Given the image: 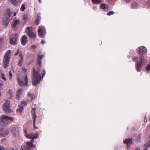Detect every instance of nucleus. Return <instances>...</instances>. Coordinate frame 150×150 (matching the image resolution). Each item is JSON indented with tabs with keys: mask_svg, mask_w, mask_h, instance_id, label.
<instances>
[{
	"mask_svg": "<svg viewBox=\"0 0 150 150\" xmlns=\"http://www.w3.org/2000/svg\"><path fill=\"white\" fill-rule=\"evenodd\" d=\"M138 4L136 2H134L132 4L131 7L132 8H136L138 6Z\"/></svg>",
	"mask_w": 150,
	"mask_h": 150,
	"instance_id": "nucleus-30",
	"label": "nucleus"
},
{
	"mask_svg": "<svg viewBox=\"0 0 150 150\" xmlns=\"http://www.w3.org/2000/svg\"><path fill=\"white\" fill-rule=\"evenodd\" d=\"M147 64V62L144 59H140L139 62H137L136 64V70L137 71L140 72L142 69V66L144 64L146 65Z\"/></svg>",
	"mask_w": 150,
	"mask_h": 150,
	"instance_id": "nucleus-5",
	"label": "nucleus"
},
{
	"mask_svg": "<svg viewBox=\"0 0 150 150\" xmlns=\"http://www.w3.org/2000/svg\"><path fill=\"white\" fill-rule=\"evenodd\" d=\"M19 56V57H20V58L23 59L22 55V53L21 51L20 52Z\"/></svg>",
	"mask_w": 150,
	"mask_h": 150,
	"instance_id": "nucleus-43",
	"label": "nucleus"
},
{
	"mask_svg": "<svg viewBox=\"0 0 150 150\" xmlns=\"http://www.w3.org/2000/svg\"><path fill=\"white\" fill-rule=\"evenodd\" d=\"M7 150H15L13 148H10L8 149Z\"/></svg>",
	"mask_w": 150,
	"mask_h": 150,
	"instance_id": "nucleus-53",
	"label": "nucleus"
},
{
	"mask_svg": "<svg viewBox=\"0 0 150 150\" xmlns=\"http://www.w3.org/2000/svg\"><path fill=\"white\" fill-rule=\"evenodd\" d=\"M27 35L31 38L35 39L36 37V35L35 33L33 32V27H28L27 28Z\"/></svg>",
	"mask_w": 150,
	"mask_h": 150,
	"instance_id": "nucleus-9",
	"label": "nucleus"
},
{
	"mask_svg": "<svg viewBox=\"0 0 150 150\" xmlns=\"http://www.w3.org/2000/svg\"><path fill=\"white\" fill-rule=\"evenodd\" d=\"M23 106L21 105H18V108L16 110L17 112L21 113L23 111Z\"/></svg>",
	"mask_w": 150,
	"mask_h": 150,
	"instance_id": "nucleus-24",
	"label": "nucleus"
},
{
	"mask_svg": "<svg viewBox=\"0 0 150 150\" xmlns=\"http://www.w3.org/2000/svg\"><path fill=\"white\" fill-rule=\"evenodd\" d=\"M3 83H4L3 81L1 80H0V97H1V87L3 85Z\"/></svg>",
	"mask_w": 150,
	"mask_h": 150,
	"instance_id": "nucleus-34",
	"label": "nucleus"
},
{
	"mask_svg": "<svg viewBox=\"0 0 150 150\" xmlns=\"http://www.w3.org/2000/svg\"><path fill=\"white\" fill-rule=\"evenodd\" d=\"M138 58L137 57H134L132 58V60L135 62H137Z\"/></svg>",
	"mask_w": 150,
	"mask_h": 150,
	"instance_id": "nucleus-35",
	"label": "nucleus"
},
{
	"mask_svg": "<svg viewBox=\"0 0 150 150\" xmlns=\"http://www.w3.org/2000/svg\"><path fill=\"white\" fill-rule=\"evenodd\" d=\"M21 69L24 72H26L27 71V69L26 68H25L24 67H22Z\"/></svg>",
	"mask_w": 150,
	"mask_h": 150,
	"instance_id": "nucleus-42",
	"label": "nucleus"
},
{
	"mask_svg": "<svg viewBox=\"0 0 150 150\" xmlns=\"http://www.w3.org/2000/svg\"><path fill=\"white\" fill-rule=\"evenodd\" d=\"M8 18L7 17H6L5 20L3 22V25L4 26H7L8 24Z\"/></svg>",
	"mask_w": 150,
	"mask_h": 150,
	"instance_id": "nucleus-26",
	"label": "nucleus"
},
{
	"mask_svg": "<svg viewBox=\"0 0 150 150\" xmlns=\"http://www.w3.org/2000/svg\"><path fill=\"white\" fill-rule=\"evenodd\" d=\"M25 5L24 4H23L21 6V10L22 11H23L25 10Z\"/></svg>",
	"mask_w": 150,
	"mask_h": 150,
	"instance_id": "nucleus-36",
	"label": "nucleus"
},
{
	"mask_svg": "<svg viewBox=\"0 0 150 150\" xmlns=\"http://www.w3.org/2000/svg\"><path fill=\"white\" fill-rule=\"evenodd\" d=\"M93 9L94 10L96 11L97 9V7L96 6H94L93 7Z\"/></svg>",
	"mask_w": 150,
	"mask_h": 150,
	"instance_id": "nucleus-49",
	"label": "nucleus"
},
{
	"mask_svg": "<svg viewBox=\"0 0 150 150\" xmlns=\"http://www.w3.org/2000/svg\"><path fill=\"white\" fill-rule=\"evenodd\" d=\"M150 144L149 143H146L145 144L144 146L145 147H148L150 146Z\"/></svg>",
	"mask_w": 150,
	"mask_h": 150,
	"instance_id": "nucleus-46",
	"label": "nucleus"
},
{
	"mask_svg": "<svg viewBox=\"0 0 150 150\" xmlns=\"http://www.w3.org/2000/svg\"><path fill=\"white\" fill-rule=\"evenodd\" d=\"M22 0H9V1L14 6H17L22 2Z\"/></svg>",
	"mask_w": 150,
	"mask_h": 150,
	"instance_id": "nucleus-14",
	"label": "nucleus"
},
{
	"mask_svg": "<svg viewBox=\"0 0 150 150\" xmlns=\"http://www.w3.org/2000/svg\"><path fill=\"white\" fill-rule=\"evenodd\" d=\"M23 89L21 88H19L16 91V98L18 100H19L20 97L21 95Z\"/></svg>",
	"mask_w": 150,
	"mask_h": 150,
	"instance_id": "nucleus-18",
	"label": "nucleus"
},
{
	"mask_svg": "<svg viewBox=\"0 0 150 150\" xmlns=\"http://www.w3.org/2000/svg\"><path fill=\"white\" fill-rule=\"evenodd\" d=\"M135 150H140V149L139 148H137Z\"/></svg>",
	"mask_w": 150,
	"mask_h": 150,
	"instance_id": "nucleus-55",
	"label": "nucleus"
},
{
	"mask_svg": "<svg viewBox=\"0 0 150 150\" xmlns=\"http://www.w3.org/2000/svg\"><path fill=\"white\" fill-rule=\"evenodd\" d=\"M93 3L96 4H99L101 2V0H91Z\"/></svg>",
	"mask_w": 150,
	"mask_h": 150,
	"instance_id": "nucleus-31",
	"label": "nucleus"
},
{
	"mask_svg": "<svg viewBox=\"0 0 150 150\" xmlns=\"http://www.w3.org/2000/svg\"><path fill=\"white\" fill-rule=\"evenodd\" d=\"M41 20V17L40 14H38L37 15V18L35 22V24L36 25H38L40 21Z\"/></svg>",
	"mask_w": 150,
	"mask_h": 150,
	"instance_id": "nucleus-21",
	"label": "nucleus"
},
{
	"mask_svg": "<svg viewBox=\"0 0 150 150\" xmlns=\"http://www.w3.org/2000/svg\"><path fill=\"white\" fill-rule=\"evenodd\" d=\"M16 13H14V16H16Z\"/></svg>",
	"mask_w": 150,
	"mask_h": 150,
	"instance_id": "nucleus-57",
	"label": "nucleus"
},
{
	"mask_svg": "<svg viewBox=\"0 0 150 150\" xmlns=\"http://www.w3.org/2000/svg\"><path fill=\"white\" fill-rule=\"evenodd\" d=\"M35 110H36V108H33L32 109V110L31 111V112L32 113V116L33 118V126L34 128L35 129H37L38 128V127H37V126H35V119L37 117V115L36 114H35Z\"/></svg>",
	"mask_w": 150,
	"mask_h": 150,
	"instance_id": "nucleus-11",
	"label": "nucleus"
},
{
	"mask_svg": "<svg viewBox=\"0 0 150 150\" xmlns=\"http://www.w3.org/2000/svg\"><path fill=\"white\" fill-rule=\"evenodd\" d=\"M43 32L44 30L41 27H39L38 28V35L40 38H44V36L43 35Z\"/></svg>",
	"mask_w": 150,
	"mask_h": 150,
	"instance_id": "nucleus-16",
	"label": "nucleus"
},
{
	"mask_svg": "<svg viewBox=\"0 0 150 150\" xmlns=\"http://www.w3.org/2000/svg\"><path fill=\"white\" fill-rule=\"evenodd\" d=\"M114 14V12L112 11H111L107 13V15L110 16L111 15H113Z\"/></svg>",
	"mask_w": 150,
	"mask_h": 150,
	"instance_id": "nucleus-37",
	"label": "nucleus"
},
{
	"mask_svg": "<svg viewBox=\"0 0 150 150\" xmlns=\"http://www.w3.org/2000/svg\"><path fill=\"white\" fill-rule=\"evenodd\" d=\"M20 128L19 127H13L11 129V132L14 137L16 138L19 136Z\"/></svg>",
	"mask_w": 150,
	"mask_h": 150,
	"instance_id": "nucleus-7",
	"label": "nucleus"
},
{
	"mask_svg": "<svg viewBox=\"0 0 150 150\" xmlns=\"http://www.w3.org/2000/svg\"><path fill=\"white\" fill-rule=\"evenodd\" d=\"M8 93L10 95V98H12L13 96V92L11 89H9L8 91Z\"/></svg>",
	"mask_w": 150,
	"mask_h": 150,
	"instance_id": "nucleus-33",
	"label": "nucleus"
},
{
	"mask_svg": "<svg viewBox=\"0 0 150 150\" xmlns=\"http://www.w3.org/2000/svg\"><path fill=\"white\" fill-rule=\"evenodd\" d=\"M20 49L18 48V50H17V52L15 53L14 55L15 56H17L18 54L19 53H20Z\"/></svg>",
	"mask_w": 150,
	"mask_h": 150,
	"instance_id": "nucleus-41",
	"label": "nucleus"
},
{
	"mask_svg": "<svg viewBox=\"0 0 150 150\" xmlns=\"http://www.w3.org/2000/svg\"><path fill=\"white\" fill-rule=\"evenodd\" d=\"M9 133V131L8 130L6 129L4 131L0 130V135L4 137L7 136Z\"/></svg>",
	"mask_w": 150,
	"mask_h": 150,
	"instance_id": "nucleus-15",
	"label": "nucleus"
},
{
	"mask_svg": "<svg viewBox=\"0 0 150 150\" xmlns=\"http://www.w3.org/2000/svg\"><path fill=\"white\" fill-rule=\"evenodd\" d=\"M131 0H125V1L126 3H129Z\"/></svg>",
	"mask_w": 150,
	"mask_h": 150,
	"instance_id": "nucleus-51",
	"label": "nucleus"
},
{
	"mask_svg": "<svg viewBox=\"0 0 150 150\" xmlns=\"http://www.w3.org/2000/svg\"><path fill=\"white\" fill-rule=\"evenodd\" d=\"M23 131L25 133L24 135L25 136L28 134L27 133V130L25 129H24Z\"/></svg>",
	"mask_w": 150,
	"mask_h": 150,
	"instance_id": "nucleus-47",
	"label": "nucleus"
},
{
	"mask_svg": "<svg viewBox=\"0 0 150 150\" xmlns=\"http://www.w3.org/2000/svg\"><path fill=\"white\" fill-rule=\"evenodd\" d=\"M100 8L104 11H107L109 10L108 6L107 4H102L100 5Z\"/></svg>",
	"mask_w": 150,
	"mask_h": 150,
	"instance_id": "nucleus-19",
	"label": "nucleus"
},
{
	"mask_svg": "<svg viewBox=\"0 0 150 150\" xmlns=\"http://www.w3.org/2000/svg\"><path fill=\"white\" fill-rule=\"evenodd\" d=\"M9 75L10 76L9 79L11 80L12 77V74L11 71H10L9 72Z\"/></svg>",
	"mask_w": 150,
	"mask_h": 150,
	"instance_id": "nucleus-44",
	"label": "nucleus"
},
{
	"mask_svg": "<svg viewBox=\"0 0 150 150\" xmlns=\"http://www.w3.org/2000/svg\"><path fill=\"white\" fill-rule=\"evenodd\" d=\"M26 144L30 148L35 147V146L31 142H26Z\"/></svg>",
	"mask_w": 150,
	"mask_h": 150,
	"instance_id": "nucleus-27",
	"label": "nucleus"
},
{
	"mask_svg": "<svg viewBox=\"0 0 150 150\" xmlns=\"http://www.w3.org/2000/svg\"><path fill=\"white\" fill-rule=\"evenodd\" d=\"M134 140L133 139L128 138L124 140L123 142L125 144L127 145L128 149L129 148L130 146L132 144L133 140Z\"/></svg>",
	"mask_w": 150,
	"mask_h": 150,
	"instance_id": "nucleus-12",
	"label": "nucleus"
},
{
	"mask_svg": "<svg viewBox=\"0 0 150 150\" xmlns=\"http://www.w3.org/2000/svg\"><path fill=\"white\" fill-rule=\"evenodd\" d=\"M17 80L18 81V84L21 86L23 87L24 86H28V78L27 75H26L25 76L24 78V83L23 81H21L19 78H17Z\"/></svg>",
	"mask_w": 150,
	"mask_h": 150,
	"instance_id": "nucleus-8",
	"label": "nucleus"
},
{
	"mask_svg": "<svg viewBox=\"0 0 150 150\" xmlns=\"http://www.w3.org/2000/svg\"><path fill=\"white\" fill-rule=\"evenodd\" d=\"M44 55H39L38 56L37 58V62L38 64L40 66H41V60L42 58L44 57Z\"/></svg>",
	"mask_w": 150,
	"mask_h": 150,
	"instance_id": "nucleus-20",
	"label": "nucleus"
},
{
	"mask_svg": "<svg viewBox=\"0 0 150 150\" xmlns=\"http://www.w3.org/2000/svg\"><path fill=\"white\" fill-rule=\"evenodd\" d=\"M20 23V20L18 19L16 20L13 22L12 24V26L13 28H14L16 27V26L18 24H19Z\"/></svg>",
	"mask_w": 150,
	"mask_h": 150,
	"instance_id": "nucleus-22",
	"label": "nucleus"
},
{
	"mask_svg": "<svg viewBox=\"0 0 150 150\" xmlns=\"http://www.w3.org/2000/svg\"><path fill=\"white\" fill-rule=\"evenodd\" d=\"M20 150H31V149L29 148L26 147L25 145H22L21 146Z\"/></svg>",
	"mask_w": 150,
	"mask_h": 150,
	"instance_id": "nucleus-29",
	"label": "nucleus"
},
{
	"mask_svg": "<svg viewBox=\"0 0 150 150\" xmlns=\"http://www.w3.org/2000/svg\"><path fill=\"white\" fill-rule=\"evenodd\" d=\"M11 53V50H9L7 51L5 54L3 62L4 67L5 69H6L9 65Z\"/></svg>",
	"mask_w": 150,
	"mask_h": 150,
	"instance_id": "nucleus-2",
	"label": "nucleus"
},
{
	"mask_svg": "<svg viewBox=\"0 0 150 150\" xmlns=\"http://www.w3.org/2000/svg\"><path fill=\"white\" fill-rule=\"evenodd\" d=\"M23 61V59L20 58L18 63V65L20 67L22 65V63Z\"/></svg>",
	"mask_w": 150,
	"mask_h": 150,
	"instance_id": "nucleus-32",
	"label": "nucleus"
},
{
	"mask_svg": "<svg viewBox=\"0 0 150 150\" xmlns=\"http://www.w3.org/2000/svg\"><path fill=\"white\" fill-rule=\"evenodd\" d=\"M10 103L9 101L7 100L3 105V109L4 112L6 113H10L11 112L10 108Z\"/></svg>",
	"mask_w": 150,
	"mask_h": 150,
	"instance_id": "nucleus-10",
	"label": "nucleus"
},
{
	"mask_svg": "<svg viewBox=\"0 0 150 150\" xmlns=\"http://www.w3.org/2000/svg\"><path fill=\"white\" fill-rule=\"evenodd\" d=\"M147 120L146 118V117H145L144 118V122H147Z\"/></svg>",
	"mask_w": 150,
	"mask_h": 150,
	"instance_id": "nucleus-54",
	"label": "nucleus"
},
{
	"mask_svg": "<svg viewBox=\"0 0 150 150\" xmlns=\"http://www.w3.org/2000/svg\"><path fill=\"white\" fill-rule=\"evenodd\" d=\"M33 74L32 75V82L33 85L36 86L40 83V81L45 75V71L44 69L42 70V76L39 71H36L34 68L33 69Z\"/></svg>",
	"mask_w": 150,
	"mask_h": 150,
	"instance_id": "nucleus-1",
	"label": "nucleus"
},
{
	"mask_svg": "<svg viewBox=\"0 0 150 150\" xmlns=\"http://www.w3.org/2000/svg\"><path fill=\"white\" fill-rule=\"evenodd\" d=\"M27 104L26 102L25 101H23L21 102V104L20 105H21L22 106L23 105H25Z\"/></svg>",
	"mask_w": 150,
	"mask_h": 150,
	"instance_id": "nucleus-39",
	"label": "nucleus"
},
{
	"mask_svg": "<svg viewBox=\"0 0 150 150\" xmlns=\"http://www.w3.org/2000/svg\"><path fill=\"white\" fill-rule=\"evenodd\" d=\"M23 20L25 21H26L28 19V17L25 15H23Z\"/></svg>",
	"mask_w": 150,
	"mask_h": 150,
	"instance_id": "nucleus-40",
	"label": "nucleus"
},
{
	"mask_svg": "<svg viewBox=\"0 0 150 150\" xmlns=\"http://www.w3.org/2000/svg\"><path fill=\"white\" fill-rule=\"evenodd\" d=\"M6 11H7V16H6V18L7 17L8 19L11 16V11L10 10L9 8H7L6 10Z\"/></svg>",
	"mask_w": 150,
	"mask_h": 150,
	"instance_id": "nucleus-28",
	"label": "nucleus"
},
{
	"mask_svg": "<svg viewBox=\"0 0 150 150\" xmlns=\"http://www.w3.org/2000/svg\"><path fill=\"white\" fill-rule=\"evenodd\" d=\"M18 38L17 34H14L11 35L9 37L10 44L12 45H14L17 44V40Z\"/></svg>",
	"mask_w": 150,
	"mask_h": 150,
	"instance_id": "nucleus-6",
	"label": "nucleus"
},
{
	"mask_svg": "<svg viewBox=\"0 0 150 150\" xmlns=\"http://www.w3.org/2000/svg\"><path fill=\"white\" fill-rule=\"evenodd\" d=\"M137 53L140 55L139 58L140 59H144L143 55L147 51L146 48L143 46L140 47L137 49Z\"/></svg>",
	"mask_w": 150,
	"mask_h": 150,
	"instance_id": "nucleus-4",
	"label": "nucleus"
},
{
	"mask_svg": "<svg viewBox=\"0 0 150 150\" xmlns=\"http://www.w3.org/2000/svg\"><path fill=\"white\" fill-rule=\"evenodd\" d=\"M0 150H5L4 147L0 145Z\"/></svg>",
	"mask_w": 150,
	"mask_h": 150,
	"instance_id": "nucleus-45",
	"label": "nucleus"
},
{
	"mask_svg": "<svg viewBox=\"0 0 150 150\" xmlns=\"http://www.w3.org/2000/svg\"><path fill=\"white\" fill-rule=\"evenodd\" d=\"M38 1L40 3H41V0H38Z\"/></svg>",
	"mask_w": 150,
	"mask_h": 150,
	"instance_id": "nucleus-56",
	"label": "nucleus"
},
{
	"mask_svg": "<svg viewBox=\"0 0 150 150\" xmlns=\"http://www.w3.org/2000/svg\"><path fill=\"white\" fill-rule=\"evenodd\" d=\"M28 41V38L27 36L25 35H23L21 38V43L22 45H25L26 43Z\"/></svg>",
	"mask_w": 150,
	"mask_h": 150,
	"instance_id": "nucleus-17",
	"label": "nucleus"
},
{
	"mask_svg": "<svg viewBox=\"0 0 150 150\" xmlns=\"http://www.w3.org/2000/svg\"><path fill=\"white\" fill-rule=\"evenodd\" d=\"M41 42L42 43V44H44L45 43V42L44 40H42L41 41Z\"/></svg>",
	"mask_w": 150,
	"mask_h": 150,
	"instance_id": "nucleus-52",
	"label": "nucleus"
},
{
	"mask_svg": "<svg viewBox=\"0 0 150 150\" xmlns=\"http://www.w3.org/2000/svg\"><path fill=\"white\" fill-rule=\"evenodd\" d=\"M26 138L31 139V138H33L37 139L38 137V134L37 133H36L35 134H27L26 136H25Z\"/></svg>",
	"mask_w": 150,
	"mask_h": 150,
	"instance_id": "nucleus-13",
	"label": "nucleus"
},
{
	"mask_svg": "<svg viewBox=\"0 0 150 150\" xmlns=\"http://www.w3.org/2000/svg\"><path fill=\"white\" fill-rule=\"evenodd\" d=\"M0 77H1V78L4 81L6 80L5 74L1 69H0Z\"/></svg>",
	"mask_w": 150,
	"mask_h": 150,
	"instance_id": "nucleus-23",
	"label": "nucleus"
},
{
	"mask_svg": "<svg viewBox=\"0 0 150 150\" xmlns=\"http://www.w3.org/2000/svg\"><path fill=\"white\" fill-rule=\"evenodd\" d=\"M31 140L30 141V142H31L32 143V142H33L34 141V139L31 138Z\"/></svg>",
	"mask_w": 150,
	"mask_h": 150,
	"instance_id": "nucleus-50",
	"label": "nucleus"
},
{
	"mask_svg": "<svg viewBox=\"0 0 150 150\" xmlns=\"http://www.w3.org/2000/svg\"><path fill=\"white\" fill-rule=\"evenodd\" d=\"M28 96L30 98L31 101L34 99L35 97L34 94H32L30 92L28 93Z\"/></svg>",
	"mask_w": 150,
	"mask_h": 150,
	"instance_id": "nucleus-25",
	"label": "nucleus"
},
{
	"mask_svg": "<svg viewBox=\"0 0 150 150\" xmlns=\"http://www.w3.org/2000/svg\"><path fill=\"white\" fill-rule=\"evenodd\" d=\"M146 71L150 70V64H148L146 67Z\"/></svg>",
	"mask_w": 150,
	"mask_h": 150,
	"instance_id": "nucleus-38",
	"label": "nucleus"
},
{
	"mask_svg": "<svg viewBox=\"0 0 150 150\" xmlns=\"http://www.w3.org/2000/svg\"><path fill=\"white\" fill-rule=\"evenodd\" d=\"M31 47L32 48L35 49L37 48V47L35 45H33L31 46Z\"/></svg>",
	"mask_w": 150,
	"mask_h": 150,
	"instance_id": "nucleus-48",
	"label": "nucleus"
},
{
	"mask_svg": "<svg viewBox=\"0 0 150 150\" xmlns=\"http://www.w3.org/2000/svg\"><path fill=\"white\" fill-rule=\"evenodd\" d=\"M13 121L14 120L13 118L12 117H8L6 115H3L1 118H0V123L3 126H6L8 123L7 120Z\"/></svg>",
	"mask_w": 150,
	"mask_h": 150,
	"instance_id": "nucleus-3",
	"label": "nucleus"
}]
</instances>
